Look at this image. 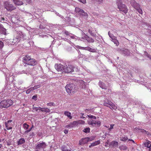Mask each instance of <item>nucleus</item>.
I'll list each match as a JSON object with an SVG mask.
<instances>
[{
	"mask_svg": "<svg viewBox=\"0 0 151 151\" xmlns=\"http://www.w3.org/2000/svg\"><path fill=\"white\" fill-rule=\"evenodd\" d=\"M88 124L93 127H99L101 123L100 121L91 119L88 121Z\"/></svg>",
	"mask_w": 151,
	"mask_h": 151,
	"instance_id": "7",
	"label": "nucleus"
},
{
	"mask_svg": "<svg viewBox=\"0 0 151 151\" xmlns=\"http://www.w3.org/2000/svg\"><path fill=\"white\" fill-rule=\"evenodd\" d=\"M129 141H131L132 142H133L134 143V141L133 140H132V139H129Z\"/></svg>",
	"mask_w": 151,
	"mask_h": 151,
	"instance_id": "58",
	"label": "nucleus"
},
{
	"mask_svg": "<svg viewBox=\"0 0 151 151\" xmlns=\"http://www.w3.org/2000/svg\"><path fill=\"white\" fill-rule=\"evenodd\" d=\"M104 106H106L108 107H110V106H109L108 105H109L107 103V102H104Z\"/></svg>",
	"mask_w": 151,
	"mask_h": 151,
	"instance_id": "51",
	"label": "nucleus"
},
{
	"mask_svg": "<svg viewBox=\"0 0 151 151\" xmlns=\"http://www.w3.org/2000/svg\"><path fill=\"white\" fill-rule=\"evenodd\" d=\"M0 34L5 35H7L6 29L4 27L3 25L1 23H0Z\"/></svg>",
	"mask_w": 151,
	"mask_h": 151,
	"instance_id": "14",
	"label": "nucleus"
},
{
	"mask_svg": "<svg viewBox=\"0 0 151 151\" xmlns=\"http://www.w3.org/2000/svg\"><path fill=\"white\" fill-rule=\"evenodd\" d=\"M2 145L1 144H0V148L1 147H2Z\"/></svg>",
	"mask_w": 151,
	"mask_h": 151,
	"instance_id": "60",
	"label": "nucleus"
},
{
	"mask_svg": "<svg viewBox=\"0 0 151 151\" xmlns=\"http://www.w3.org/2000/svg\"><path fill=\"white\" fill-rule=\"evenodd\" d=\"M120 149L121 150H126L127 149V147L126 146H122L120 147Z\"/></svg>",
	"mask_w": 151,
	"mask_h": 151,
	"instance_id": "40",
	"label": "nucleus"
},
{
	"mask_svg": "<svg viewBox=\"0 0 151 151\" xmlns=\"http://www.w3.org/2000/svg\"><path fill=\"white\" fill-rule=\"evenodd\" d=\"M90 139L88 137L82 139L79 141V144L81 145L87 143L89 141H91Z\"/></svg>",
	"mask_w": 151,
	"mask_h": 151,
	"instance_id": "13",
	"label": "nucleus"
},
{
	"mask_svg": "<svg viewBox=\"0 0 151 151\" xmlns=\"http://www.w3.org/2000/svg\"><path fill=\"white\" fill-rule=\"evenodd\" d=\"M76 125H77L78 124H83L85 123V122L83 120H78L75 121Z\"/></svg>",
	"mask_w": 151,
	"mask_h": 151,
	"instance_id": "26",
	"label": "nucleus"
},
{
	"mask_svg": "<svg viewBox=\"0 0 151 151\" xmlns=\"http://www.w3.org/2000/svg\"><path fill=\"white\" fill-rule=\"evenodd\" d=\"M130 4L139 13L142 14L143 13V11L140 8V5L139 4L137 3L134 0H131L130 1Z\"/></svg>",
	"mask_w": 151,
	"mask_h": 151,
	"instance_id": "4",
	"label": "nucleus"
},
{
	"mask_svg": "<svg viewBox=\"0 0 151 151\" xmlns=\"http://www.w3.org/2000/svg\"><path fill=\"white\" fill-rule=\"evenodd\" d=\"M46 144L45 142H42L38 144L36 146V149L38 150L44 149L46 147Z\"/></svg>",
	"mask_w": 151,
	"mask_h": 151,
	"instance_id": "10",
	"label": "nucleus"
},
{
	"mask_svg": "<svg viewBox=\"0 0 151 151\" xmlns=\"http://www.w3.org/2000/svg\"><path fill=\"white\" fill-rule=\"evenodd\" d=\"M4 7L7 11L11 12L15 9L16 8L13 5L10 4L8 1H4Z\"/></svg>",
	"mask_w": 151,
	"mask_h": 151,
	"instance_id": "5",
	"label": "nucleus"
},
{
	"mask_svg": "<svg viewBox=\"0 0 151 151\" xmlns=\"http://www.w3.org/2000/svg\"><path fill=\"white\" fill-rule=\"evenodd\" d=\"M83 48V49H86V47H82ZM86 50H88L91 52H93V49L91 48V47H88L87 48H86Z\"/></svg>",
	"mask_w": 151,
	"mask_h": 151,
	"instance_id": "35",
	"label": "nucleus"
},
{
	"mask_svg": "<svg viewBox=\"0 0 151 151\" xmlns=\"http://www.w3.org/2000/svg\"><path fill=\"white\" fill-rule=\"evenodd\" d=\"M65 66L60 63L56 64L55 65V69L60 73H64Z\"/></svg>",
	"mask_w": 151,
	"mask_h": 151,
	"instance_id": "8",
	"label": "nucleus"
},
{
	"mask_svg": "<svg viewBox=\"0 0 151 151\" xmlns=\"http://www.w3.org/2000/svg\"><path fill=\"white\" fill-rule=\"evenodd\" d=\"M150 59H151V57L150 58Z\"/></svg>",
	"mask_w": 151,
	"mask_h": 151,
	"instance_id": "64",
	"label": "nucleus"
},
{
	"mask_svg": "<svg viewBox=\"0 0 151 151\" xmlns=\"http://www.w3.org/2000/svg\"><path fill=\"white\" fill-rule=\"evenodd\" d=\"M33 91L32 88H31L27 89L26 91V93L27 94H29L30 93L31 91Z\"/></svg>",
	"mask_w": 151,
	"mask_h": 151,
	"instance_id": "38",
	"label": "nucleus"
},
{
	"mask_svg": "<svg viewBox=\"0 0 151 151\" xmlns=\"http://www.w3.org/2000/svg\"><path fill=\"white\" fill-rule=\"evenodd\" d=\"M76 125L75 121H73V122L70 123L68 125L66 126L67 127H70V128L73 127H75Z\"/></svg>",
	"mask_w": 151,
	"mask_h": 151,
	"instance_id": "23",
	"label": "nucleus"
},
{
	"mask_svg": "<svg viewBox=\"0 0 151 151\" xmlns=\"http://www.w3.org/2000/svg\"><path fill=\"white\" fill-rule=\"evenodd\" d=\"M109 143V141L108 140H107V141L105 143V146L106 147H108Z\"/></svg>",
	"mask_w": 151,
	"mask_h": 151,
	"instance_id": "49",
	"label": "nucleus"
},
{
	"mask_svg": "<svg viewBox=\"0 0 151 151\" xmlns=\"http://www.w3.org/2000/svg\"><path fill=\"white\" fill-rule=\"evenodd\" d=\"M61 150L62 151H71L70 150H68L67 147L65 145L61 147Z\"/></svg>",
	"mask_w": 151,
	"mask_h": 151,
	"instance_id": "27",
	"label": "nucleus"
},
{
	"mask_svg": "<svg viewBox=\"0 0 151 151\" xmlns=\"http://www.w3.org/2000/svg\"><path fill=\"white\" fill-rule=\"evenodd\" d=\"M29 126L26 123H24L23 124V128L26 130H27V129L29 128Z\"/></svg>",
	"mask_w": 151,
	"mask_h": 151,
	"instance_id": "30",
	"label": "nucleus"
},
{
	"mask_svg": "<svg viewBox=\"0 0 151 151\" xmlns=\"http://www.w3.org/2000/svg\"><path fill=\"white\" fill-rule=\"evenodd\" d=\"M23 62L25 64L24 66L27 65L35 66L38 64V62L35 59L32 58V57L29 55H26L23 58Z\"/></svg>",
	"mask_w": 151,
	"mask_h": 151,
	"instance_id": "1",
	"label": "nucleus"
},
{
	"mask_svg": "<svg viewBox=\"0 0 151 151\" xmlns=\"http://www.w3.org/2000/svg\"><path fill=\"white\" fill-rule=\"evenodd\" d=\"M25 142V140L24 138H21L18 139L17 141V143L18 145H21Z\"/></svg>",
	"mask_w": 151,
	"mask_h": 151,
	"instance_id": "19",
	"label": "nucleus"
},
{
	"mask_svg": "<svg viewBox=\"0 0 151 151\" xmlns=\"http://www.w3.org/2000/svg\"><path fill=\"white\" fill-rule=\"evenodd\" d=\"M45 108H40V111L43 112H45Z\"/></svg>",
	"mask_w": 151,
	"mask_h": 151,
	"instance_id": "54",
	"label": "nucleus"
},
{
	"mask_svg": "<svg viewBox=\"0 0 151 151\" xmlns=\"http://www.w3.org/2000/svg\"><path fill=\"white\" fill-rule=\"evenodd\" d=\"M114 124H111L110 125V127L109 128V126L107 127L105 126L106 127L108 128V130L109 131H111L112 129L114 128Z\"/></svg>",
	"mask_w": 151,
	"mask_h": 151,
	"instance_id": "29",
	"label": "nucleus"
},
{
	"mask_svg": "<svg viewBox=\"0 0 151 151\" xmlns=\"http://www.w3.org/2000/svg\"><path fill=\"white\" fill-rule=\"evenodd\" d=\"M19 40H18L16 38L14 37V39H13V41L12 42V43H14V44L17 43L19 42Z\"/></svg>",
	"mask_w": 151,
	"mask_h": 151,
	"instance_id": "28",
	"label": "nucleus"
},
{
	"mask_svg": "<svg viewBox=\"0 0 151 151\" xmlns=\"http://www.w3.org/2000/svg\"><path fill=\"white\" fill-rule=\"evenodd\" d=\"M99 85L100 87L102 88V89H106L107 87L105 86V85L102 82H100L99 83Z\"/></svg>",
	"mask_w": 151,
	"mask_h": 151,
	"instance_id": "24",
	"label": "nucleus"
},
{
	"mask_svg": "<svg viewBox=\"0 0 151 151\" xmlns=\"http://www.w3.org/2000/svg\"><path fill=\"white\" fill-rule=\"evenodd\" d=\"M78 69L76 67L72 65H66L65 66L64 73H70L73 72H77Z\"/></svg>",
	"mask_w": 151,
	"mask_h": 151,
	"instance_id": "2",
	"label": "nucleus"
},
{
	"mask_svg": "<svg viewBox=\"0 0 151 151\" xmlns=\"http://www.w3.org/2000/svg\"><path fill=\"white\" fill-rule=\"evenodd\" d=\"M38 108L37 107H33V109L36 111H37L38 109Z\"/></svg>",
	"mask_w": 151,
	"mask_h": 151,
	"instance_id": "52",
	"label": "nucleus"
},
{
	"mask_svg": "<svg viewBox=\"0 0 151 151\" xmlns=\"http://www.w3.org/2000/svg\"><path fill=\"white\" fill-rule=\"evenodd\" d=\"M145 146L149 148V150L150 151L151 149L150 147L151 146V142L149 140H147L144 143Z\"/></svg>",
	"mask_w": 151,
	"mask_h": 151,
	"instance_id": "17",
	"label": "nucleus"
},
{
	"mask_svg": "<svg viewBox=\"0 0 151 151\" xmlns=\"http://www.w3.org/2000/svg\"><path fill=\"white\" fill-rule=\"evenodd\" d=\"M93 2L95 3L96 0H91Z\"/></svg>",
	"mask_w": 151,
	"mask_h": 151,
	"instance_id": "59",
	"label": "nucleus"
},
{
	"mask_svg": "<svg viewBox=\"0 0 151 151\" xmlns=\"http://www.w3.org/2000/svg\"><path fill=\"white\" fill-rule=\"evenodd\" d=\"M90 131V128L89 127H86V128H85L83 130V131L85 133H88Z\"/></svg>",
	"mask_w": 151,
	"mask_h": 151,
	"instance_id": "32",
	"label": "nucleus"
},
{
	"mask_svg": "<svg viewBox=\"0 0 151 151\" xmlns=\"http://www.w3.org/2000/svg\"><path fill=\"white\" fill-rule=\"evenodd\" d=\"M112 42L116 45L118 46L119 44V43L118 41L116 39H112Z\"/></svg>",
	"mask_w": 151,
	"mask_h": 151,
	"instance_id": "33",
	"label": "nucleus"
},
{
	"mask_svg": "<svg viewBox=\"0 0 151 151\" xmlns=\"http://www.w3.org/2000/svg\"><path fill=\"white\" fill-rule=\"evenodd\" d=\"M88 117L90 119H96V116L93 115H88Z\"/></svg>",
	"mask_w": 151,
	"mask_h": 151,
	"instance_id": "39",
	"label": "nucleus"
},
{
	"mask_svg": "<svg viewBox=\"0 0 151 151\" xmlns=\"http://www.w3.org/2000/svg\"><path fill=\"white\" fill-rule=\"evenodd\" d=\"M40 108H41V107H40L39 108H39V109H38L40 110Z\"/></svg>",
	"mask_w": 151,
	"mask_h": 151,
	"instance_id": "61",
	"label": "nucleus"
},
{
	"mask_svg": "<svg viewBox=\"0 0 151 151\" xmlns=\"http://www.w3.org/2000/svg\"><path fill=\"white\" fill-rule=\"evenodd\" d=\"M107 103L108 104L109 106H110L111 107H109V108L111 109L112 110H116L117 109V107L115 105L111 102L110 100H107Z\"/></svg>",
	"mask_w": 151,
	"mask_h": 151,
	"instance_id": "12",
	"label": "nucleus"
},
{
	"mask_svg": "<svg viewBox=\"0 0 151 151\" xmlns=\"http://www.w3.org/2000/svg\"><path fill=\"white\" fill-rule=\"evenodd\" d=\"M75 12L78 13L80 15H81L85 17L87 16V14L86 13L84 12V11L82 9H80L78 7H76L75 9Z\"/></svg>",
	"mask_w": 151,
	"mask_h": 151,
	"instance_id": "9",
	"label": "nucleus"
},
{
	"mask_svg": "<svg viewBox=\"0 0 151 151\" xmlns=\"http://www.w3.org/2000/svg\"><path fill=\"white\" fill-rule=\"evenodd\" d=\"M23 106H24V105H25V104H23Z\"/></svg>",
	"mask_w": 151,
	"mask_h": 151,
	"instance_id": "63",
	"label": "nucleus"
},
{
	"mask_svg": "<svg viewBox=\"0 0 151 151\" xmlns=\"http://www.w3.org/2000/svg\"><path fill=\"white\" fill-rule=\"evenodd\" d=\"M100 143V141L99 140H98L91 144V145L89 146L90 148L97 145Z\"/></svg>",
	"mask_w": 151,
	"mask_h": 151,
	"instance_id": "22",
	"label": "nucleus"
},
{
	"mask_svg": "<svg viewBox=\"0 0 151 151\" xmlns=\"http://www.w3.org/2000/svg\"><path fill=\"white\" fill-rule=\"evenodd\" d=\"M35 151H39L38 150H36Z\"/></svg>",
	"mask_w": 151,
	"mask_h": 151,
	"instance_id": "62",
	"label": "nucleus"
},
{
	"mask_svg": "<svg viewBox=\"0 0 151 151\" xmlns=\"http://www.w3.org/2000/svg\"><path fill=\"white\" fill-rule=\"evenodd\" d=\"M64 132L65 134H67L68 133V131L67 130L65 129L64 130Z\"/></svg>",
	"mask_w": 151,
	"mask_h": 151,
	"instance_id": "56",
	"label": "nucleus"
},
{
	"mask_svg": "<svg viewBox=\"0 0 151 151\" xmlns=\"http://www.w3.org/2000/svg\"><path fill=\"white\" fill-rule=\"evenodd\" d=\"M33 68H32L28 66L27 68L26 71L29 73H31L32 71Z\"/></svg>",
	"mask_w": 151,
	"mask_h": 151,
	"instance_id": "25",
	"label": "nucleus"
},
{
	"mask_svg": "<svg viewBox=\"0 0 151 151\" xmlns=\"http://www.w3.org/2000/svg\"><path fill=\"white\" fill-rule=\"evenodd\" d=\"M118 142L115 140L113 141L109 144V146L110 147H116L118 146Z\"/></svg>",
	"mask_w": 151,
	"mask_h": 151,
	"instance_id": "16",
	"label": "nucleus"
},
{
	"mask_svg": "<svg viewBox=\"0 0 151 151\" xmlns=\"http://www.w3.org/2000/svg\"><path fill=\"white\" fill-rule=\"evenodd\" d=\"M44 111H45V112H46V113H49L50 111V109L47 108H45V109Z\"/></svg>",
	"mask_w": 151,
	"mask_h": 151,
	"instance_id": "46",
	"label": "nucleus"
},
{
	"mask_svg": "<svg viewBox=\"0 0 151 151\" xmlns=\"http://www.w3.org/2000/svg\"><path fill=\"white\" fill-rule=\"evenodd\" d=\"M64 115L67 116L70 119H72V117L71 115V113L68 111H65L64 112Z\"/></svg>",
	"mask_w": 151,
	"mask_h": 151,
	"instance_id": "21",
	"label": "nucleus"
},
{
	"mask_svg": "<svg viewBox=\"0 0 151 151\" xmlns=\"http://www.w3.org/2000/svg\"><path fill=\"white\" fill-rule=\"evenodd\" d=\"M128 139V138L126 136H122L120 137V140L122 141H126Z\"/></svg>",
	"mask_w": 151,
	"mask_h": 151,
	"instance_id": "31",
	"label": "nucleus"
},
{
	"mask_svg": "<svg viewBox=\"0 0 151 151\" xmlns=\"http://www.w3.org/2000/svg\"><path fill=\"white\" fill-rule=\"evenodd\" d=\"M12 122V120H10L5 122V125L7 130H10L12 128V124L10 123Z\"/></svg>",
	"mask_w": 151,
	"mask_h": 151,
	"instance_id": "11",
	"label": "nucleus"
},
{
	"mask_svg": "<svg viewBox=\"0 0 151 151\" xmlns=\"http://www.w3.org/2000/svg\"><path fill=\"white\" fill-rule=\"evenodd\" d=\"M40 87V85H38L37 86H35L34 87L32 88V90H34L38 88H39Z\"/></svg>",
	"mask_w": 151,
	"mask_h": 151,
	"instance_id": "41",
	"label": "nucleus"
},
{
	"mask_svg": "<svg viewBox=\"0 0 151 151\" xmlns=\"http://www.w3.org/2000/svg\"><path fill=\"white\" fill-rule=\"evenodd\" d=\"M88 32L92 36H93L94 35L93 33L92 32V31L91 30V29H88Z\"/></svg>",
	"mask_w": 151,
	"mask_h": 151,
	"instance_id": "45",
	"label": "nucleus"
},
{
	"mask_svg": "<svg viewBox=\"0 0 151 151\" xmlns=\"http://www.w3.org/2000/svg\"><path fill=\"white\" fill-rule=\"evenodd\" d=\"M65 89L67 92L69 94L73 93L75 92V86L73 83H70L66 85Z\"/></svg>",
	"mask_w": 151,
	"mask_h": 151,
	"instance_id": "6",
	"label": "nucleus"
},
{
	"mask_svg": "<svg viewBox=\"0 0 151 151\" xmlns=\"http://www.w3.org/2000/svg\"><path fill=\"white\" fill-rule=\"evenodd\" d=\"M146 134L149 136H151V133H150L149 132L146 131L145 132Z\"/></svg>",
	"mask_w": 151,
	"mask_h": 151,
	"instance_id": "53",
	"label": "nucleus"
},
{
	"mask_svg": "<svg viewBox=\"0 0 151 151\" xmlns=\"http://www.w3.org/2000/svg\"><path fill=\"white\" fill-rule=\"evenodd\" d=\"M80 2L83 3V4H85L86 3V0H78Z\"/></svg>",
	"mask_w": 151,
	"mask_h": 151,
	"instance_id": "47",
	"label": "nucleus"
},
{
	"mask_svg": "<svg viewBox=\"0 0 151 151\" xmlns=\"http://www.w3.org/2000/svg\"><path fill=\"white\" fill-rule=\"evenodd\" d=\"M87 41L89 42L93 43L94 42V40L91 38H89L88 39H87Z\"/></svg>",
	"mask_w": 151,
	"mask_h": 151,
	"instance_id": "36",
	"label": "nucleus"
},
{
	"mask_svg": "<svg viewBox=\"0 0 151 151\" xmlns=\"http://www.w3.org/2000/svg\"><path fill=\"white\" fill-rule=\"evenodd\" d=\"M103 0H96L95 3L100 4L103 3Z\"/></svg>",
	"mask_w": 151,
	"mask_h": 151,
	"instance_id": "37",
	"label": "nucleus"
},
{
	"mask_svg": "<svg viewBox=\"0 0 151 151\" xmlns=\"http://www.w3.org/2000/svg\"><path fill=\"white\" fill-rule=\"evenodd\" d=\"M34 127V126L33 125H32L31 127L29 128V129L28 130H26L25 132V133L26 134L28 133L29 132H30V131H31V130L32 129V128Z\"/></svg>",
	"mask_w": 151,
	"mask_h": 151,
	"instance_id": "34",
	"label": "nucleus"
},
{
	"mask_svg": "<svg viewBox=\"0 0 151 151\" xmlns=\"http://www.w3.org/2000/svg\"><path fill=\"white\" fill-rule=\"evenodd\" d=\"M4 45L3 42L1 41H0V48H2Z\"/></svg>",
	"mask_w": 151,
	"mask_h": 151,
	"instance_id": "43",
	"label": "nucleus"
},
{
	"mask_svg": "<svg viewBox=\"0 0 151 151\" xmlns=\"http://www.w3.org/2000/svg\"><path fill=\"white\" fill-rule=\"evenodd\" d=\"M37 95H35L33 96L32 97V99H33L35 101H36L37 100Z\"/></svg>",
	"mask_w": 151,
	"mask_h": 151,
	"instance_id": "44",
	"label": "nucleus"
},
{
	"mask_svg": "<svg viewBox=\"0 0 151 151\" xmlns=\"http://www.w3.org/2000/svg\"><path fill=\"white\" fill-rule=\"evenodd\" d=\"M13 101L11 99L5 100L0 102V108H7L13 105Z\"/></svg>",
	"mask_w": 151,
	"mask_h": 151,
	"instance_id": "3",
	"label": "nucleus"
},
{
	"mask_svg": "<svg viewBox=\"0 0 151 151\" xmlns=\"http://www.w3.org/2000/svg\"><path fill=\"white\" fill-rule=\"evenodd\" d=\"M121 52L124 56L129 55L130 52L129 50L127 49L123 50H121Z\"/></svg>",
	"mask_w": 151,
	"mask_h": 151,
	"instance_id": "20",
	"label": "nucleus"
},
{
	"mask_svg": "<svg viewBox=\"0 0 151 151\" xmlns=\"http://www.w3.org/2000/svg\"><path fill=\"white\" fill-rule=\"evenodd\" d=\"M146 131L144 129H141L140 130L141 132L142 133L145 132H146Z\"/></svg>",
	"mask_w": 151,
	"mask_h": 151,
	"instance_id": "55",
	"label": "nucleus"
},
{
	"mask_svg": "<svg viewBox=\"0 0 151 151\" xmlns=\"http://www.w3.org/2000/svg\"><path fill=\"white\" fill-rule=\"evenodd\" d=\"M64 34L67 35H69V32L67 31H65L64 32Z\"/></svg>",
	"mask_w": 151,
	"mask_h": 151,
	"instance_id": "50",
	"label": "nucleus"
},
{
	"mask_svg": "<svg viewBox=\"0 0 151 151\" xmlns=\"http://www.w3.org/2000/svg\"><path fill=\"white\" fill-rule=\"evenodd\" d=\"M13 2L16 5H21L24 4V3L20 0H13Z\"/></svg>",
	"mask_w": 151,
	"mask_h": 151,
	"instance_id": "18",
	"label": "nucleus"
},
{
	"mask_svg": "<svg viewBox=\"0 0 151 151\" xmlns=\"http://www.w3.org/2000/svg\"><path fill=\"white\" fill-rule=\"evenodd\" d=\"M47 105L48 106H55V104L53 103H50L47 104Z\"/></svg>",
	"mask_w": 151,
	"mask_h": 151,
	"instance_id": "42",
	"label": "nucleus"
},
{
	"mask_svg": "<svg viewBox=\"0 0 151 151\" xmlns=\"http://www.w3.org/2000/svg\"><path fill=\"white\" fill-rule=\"evenodd\" d=\"M23 36V35L22 32L20 31H19L17 32L15 34L14 37L17 39L18 40L20 41L21 38Z\"/></svg>",
	"mask_w": 151,
	"mask_h": 151,
	"instance_id": "15",
	"label": "nucleus"
},
{
	"mask_svg": "<svg viewBox=\"0 0 151 151\" xmlns=\"http://www.w3.org/2000/svg\"><path fill=\"white\" fill-rule=\"evenodd\" d=\"M35 135V133L34 132H30L29 133V137H32L33 136H34Z\"/></svg>",
	"mask_w": 151,
	"mask_h": 151,
	"instance_id": "48",
	"label": "nucleus"
},
{
	"mask_svg": "<svg viewBox=\"0 0 151 151\" xmlns=\"http://www.w3.org/2000/svg\"><path fill=\"white\" fill-rule=\"evenodd\" d=\"M70 37L72 39H75V37L74 36H71Z\"/></svg>",
	"mask_w": 151,
	"mask_h": 151,
	"instance_id": "57",
	"label": "nucleus"
}]
</instances>
